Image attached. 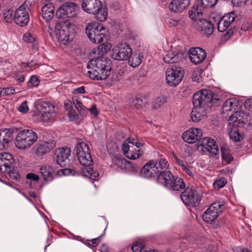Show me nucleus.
<instances>
[{
  "label": "nucleus",
  "mask_w": 252,
  "mask_h": 252,
  "mask_svg": "<svg viewBox=\"0 0 252 252\" xmlns=\"http://www.w3.org/2000/svg\"><path fill=\"white\" fill-rule=\"evenodd\" d=\"M87 68L89 70L88 74L92 80H102L107 79L106 83L109 85H113L119 80V77L123 73V71H114L111 74L112 67L110 64H88Z\"/></svg>",
  "instance_id": "nucleus-1"
},
{
  "label": "nucleus",
  "mask_w": 252,
  "mask_h": 252,
  "mask_svg": "<svg viewBox=\"0 0 252 252\" xmlns=\"http://www.w3.org/2000/svg\"><path fill=\"white\" fill-rule=\"evenodd\" d=\"M76 154L80 164L85 167L82 169V175L92 180H96L99 176L98 171L90 167L93 159L88 145L85 142H80L76 146Z\"/></svg>",
  "instance_id": "nucleus-2"
},
{
  "label": "nucleus",
  "mask_w": 252,
  "mask_h": 252,
  "mask_svg": "<svg viewBox=\"0 0 252 252\" xmlns=\"http://www.w3.org/2000/svg\"><path fill=\"white\" fill-rule=\"evenodd\" d=\"M56 115L54 105L50 102L42 101L36 105L33 117L37 122L50 123L54 121Z\"/></svg>",
  "instance_id": "nucleus-3"
},
{
  "label": "nucleus",
  "mask_w": 252,
  "mask_h": 252,
  "mask_svg": "<svg viewBox=\"0 0 252 252\" xmlns=\"http://www.w3.org/2000/svg\"><path fill=\"white\" fill-rule=\"evenodd\" d=\"M82 9L88 14L95 15V18L100 21H105L107 17V8L103 6L100 0H83Z\"/></svg>",
  "instance_id": "nucleus-4"
},
{
  "label": "nucleus",
  "mask_w": 252,
  "mask_h": 252,
  "mask_svg": "<svg viewBox=\"0 0 252 252\" xmlns=\"http://www.w3.org/2000/svg\"><path fill=\"white\" fill-rule=\"evenodd\" d=\"M37 139V134L33 130L24 129L17 134L14 144L18 149L25 150L33 144Z\"/></svg>",
  "instance_id": "nucleus-5"
},
{
  "label": "nucleus",
  "mask_w": 252,
  "mask_h": 252,
  "mask_svg": "<svg viewBox=\"0 0 252 252\" xmlns=\"http://www.w3.org/2000/svg\"><path fill=\"white\" fill-rule=\"evenodd\" d=\"M85 30L87 36L93 43H100L104 39H107L106 33L107 30L101 24L96 22L89 23Z\"/></svg>",
  "instance_id": "nucleus-6"
},
{
  "label": "nucleus",
  "mask_w": 252,
  "mask_h": 252,
  "mask_svg": "<svg viewBox=\"0 0 252 252\" xmlns=\"http://www.w3.org/2000/svg\"><path fill=\"white\" fill-rule=\"evenodd\" d=\"M72 27V24L68 21L61 20L56 23L55 34L59 41L65 44L72 40V36L69 33Z\"/></svg>",
  "instance_id": "nucleus-7"
},
{
  "label": "nucleus",
  "mask_w": 252,
  "mask_h": 252,
  "mask_svg": "<svg viewBox=\"0 0 252 252\" xmlns=\"http://www.w3.org/2000/svg\"><path fill=\"white\" fill-rule=\"evenodd\" d=\"M217 100L213 98V94L208 89H202L196 92L193 97V103L194 106L203 108L210 107L213 103Z\"/></svg>",
  "instance_id": "nucleus-8"
},
{
  "label": "nucleus",
  "mask_w": 252,
  "mask_h": 252,
  "mask_svg": "<svg viewBox=\"0 0 252 252\" xmlns=\"http://www.w3.org/2000/svg\"><path fill=\"white\" fill-rule=\"evenodd\" d=\"M184 73V70L181 67L170 66L165 72L166 83L170 87L177 86L183 80Z\"/></svg>",
  "instance_id": "nucleus-9"
},
{
  "label": "nucleus",
  "mask_w": 252,
  "mask_h": 252,
  "mask_svg": "<svg viewBox=\"0 0 252 252\" xmlns=\"http://www.w3.org/2000/svg\"><path fill=\"white\" fill-rule=\"evenodd\" d=\"M140 144L131 142L129 139H126L123 143L122 150L124 155L130 159H136L142 154L140 148Z\"/></svg>",
  "instance_id": "nucleus-10"
},
{
  "label": "nucleus",
  "mask_w": 252,
  "mask_h": 252,
  "mask_svg": "<svg viewBox=\"0 0 252 252\" xmlns=\"http://www.w3.org/2000/svg\"><path fill=\"white\" fill-rule=\"evenodd\" d=\"M224 205V201L222 200H220L212 203L203 213L202 216L203 220L208 223L213 222L218 218Z\"/></svg>",
  "instance_id": "nucleus-11"
},
{
  "label": "nucleus",
  "mask_w": 252,
  "mask_h": 252,
  "mask_svg": "<svg viewBox=\"0 0 252 252\" xmlns=\"http://www.w3.org/2000/svg\"><path fill=\"white\" fill-rule=\"evenodd\" d=\"M181 198L187 205L195 207L199 205L201 196L195 189L188 187L181 194Z\"/></svg>",
  "instance_id": "nucleus-12"
},
{
  "label": "nucleus",
  "mask_w": 252,
  "mask_h": 252,
  "mask_svg": "<svg viewBox=\"0 0 252 252\" xmlns=\"http://www.w3.org/2000/svg\"><path fill=\"white\" fill-rule=\"evenodd\" d=\"M132 50L127 44H120L112 50L111 57L117 61H126L129 60Z\"/></svg>",
  "instance_id": "nucleus-13"
},
{
  "label": "nucleus",
  "mask_w": 252,
  "mask_h": 252,
  "mask_svg": "<svg viewBox=\"0 0 252 252\" xmlns=\"http://www.w3.org/2000/svg\"><path fill=\"white\" fill-rule=\"evenodd\" d=\"M198 149L204 154L209 153L212 156H216L219 152V147L215 140L209 137H204L199 142Z\"/></svg>",
  "instance_id": "nucleus-14"
},
{
  "label": "nucleus",
  "mask_w": 252,
  "mask_h": 252,
  "mask_svg": "<svg viewBox=\"0 0 252 252\" xmlns=\"http://www.w3.org/2000/svg\"><path fill=\"white\" fill-rule=\"evenodd\" d=\"M248 122V115L243 112L236 110L234 113L229 116L228 125H229L230 128H232L233 126L243 127L244 125L247 124Z\"/></svg>",
  "instance_id": "nucleus-15"
},
{
  "label": "nucleus",
  "mask_w": 252,
  "mask_h": 252,
  "mask_svg": "<svg viewBox=\"0 0 252 252\" xmlns=\"http://www.w3.org/2000/svg\"><path fill=\"white\" fill-rule=\"evenodd\" d=\"M27 1L20 6L15 11L14 21L20 26H25L30 21V16L27 10Z\"/></svg>",
  "instance_id": "nucleus-16"
},
{
  "label": "nucleus",
  "mask_w": 252,
  "mask_h": 252,
  "mask_svg": "<svg viewBox=\"0 0 252 252\" xmlns=\"http://www.w3.org/2000/svg\"><path fill=\"white\" fill-rule=\"evenodd\" d=\"M78 6L72 2H67L62 5L57 11V14L63 18L75 17L77 13Z\"/></svg>",
  "instance_id": "nucleus-17"
},
{
  "label": "nucleus",
  "mask_w": 252,
  "mask_h": 252,
  "mask_svg": "<svg viewBox=\"0 0 252 252\" xmlns=\"http://www.w3.org/2000/svg\"><path fill=\"white\" fill-rule=\"evenodd\" d=\"M71 150L68 148H59L55 151V156L57 164L61 167H64L69 163V157Z\"/></svg>",
  "instance_id": "nucleus-18"
},
{
  "label": "nucleus",
  "mask_w": 252,
  "mask_h": 252,
  "mask_svg": "<svg viewBox=\"0 0 252 252\" xmlns=\"http://www.w3.org/2000/svg\"><path fill=\"white\" fill-rule=\"evenodd\" d=\"M241 106L239 102L234 98H230L227 99L223 103L222 107L221 114L224 117L231 115L233 112H235L236 110H238Z\"/></svg>",
  "instance_id": "nucleus-19"
},
{
  "label": "nucleus",
  "mask_w": 252,
  "mask_h": 252,
  "mask_svg": "<svg viewBox=\"0 0 252 252\" xmlns=\"http://www.w3.org/2000/svg\"><path fill=\"white\" fill-rule=\"evenodd\" d=\"M202 135L200 129L192 127L185 131L182 134L184 141L189 144H192L198 140Z\"/></svg>",
  "instance_id": "nucleus-20"
},
{
  "label": "nucleus",
  "mask_w": 252,
  "mask_h": 252,
  "mask_svg": "<svg viewBox=\"0 0 252 252\" xmlns=\"http://www.w3.org/2000/svg\"><path fill=\"white\" fill-rule=\"evenodd\" d=\"M188 53L192 63H201L206 57L205 51L199 47L191 48Z\"/></svg>",
  "instance_id": "nucleus-21"
},
{
  "label": "nucleus",
  "mask_w": 252,
  "mask_h": 252,
  "mask_svg": "<svg viewBox=\"0 0 252 252\" xmlns=\"http://www.w3.org/2000/svg\"><path fill=\"white\" fill-rule=\"evenodd\" d=\"M195 28L198 31L207 36L212 34L214 32L213 24L206 19L197 21Z\"/></svg>",
  "instance_id": "nucleus-22"
},
{
  "label": "nucleus",
  "mask_w": 252,
  "mask_h": 252,
  "mask_svg": "<svg viewBox=\"0 0 252 252\" xmlns=\"http://www.w3.org/2000/svg\"><path fill=\"white\" fill-rule=\"evenodd\" d=\"M13 158L12 156L7 153L0 154V171L2 173H7L12 166Z\"/></svg>",
  "instance_id": "nucleus-23"
},
{
  "label": "nucleus",
  "mask_w": 252,
  "mask_h": 252,
  "mask_svg": "<svg viewBox=\"0 0 252 252\" xmlns=\"http://www.w3.org/2000/svg\"><path fill=\"white\" fill-rule=\"evenodd\" d=\"M55 146L54 141H42L35 147V154L37 157H41L49 152Z\"/></svg>",
  "instance_id": "nucleus-24"
},
{
  "label": "nucleus",
  "mask_w": 252,
  "mask_h": 252,
  "mask_svg": "<svg viewBox=\"0 0 252 252\" xmlns=\"http://www.w3.org/2000/svg\"><path fill=\"white\" fill-rule=\"evenodd\" d=\"M155 166V161L150 160L141 169L140 176L145 178H149L155 176L158 173Z\"/></svg>",
  "instance_id": "nucleus-25"
},
{
  "label": "nucleus",
  "mask_w": 252,
  "mask_h": 252,
  "mask_svg": "<svg viewBox=\"0 0 252 252\" xmlns=\"http://www.w3.org/2000/svg\"><path fill=\"white\" fill-rule=\"evenodd\" d=\"M191 0H172L169 8L174 12H181L187 9L190 4Z\"/></svg>",
  "instance_id": "nucleus-26"
},
{
  "label": "nucleus",
  "mask_w": 252,
  "mask_h": 252,
  "mask_svg": "<svg viewBox=\"0 0 252 252\" xmlns=\"http://www.w3.org/2000/svg\"><path fill=\"white\" fill-rule=\"evenodd\" d=\"M12 139V133L10 131L6 129H0V150L7 148Z\"/></svg>",
  "instance_id": "nucleus-27"
},
{
  "label": "nucleus",
  "mask_w": 252,
  "mask_h": 252,
  "mask_svg": "<svg viewBox=\"0 0 252 252\" xmlns=\"http://www.w3.org/2000/svg\"><path fill=\"white\" fill-rule=\"evenodd\" d=\"M174 61L171 63H177L180 62H183V59H186L189 55L188 51L183 45H178L173 51Z\"/></svg>",
  "instance_id": "nucleus-28"
},
{
  "label": "nucleus",
  "mask_w": 252,
  "mask_h": 252,
  "mask_svg": "<svg viewBox=\"0 0 252 252\" xmlns=\"http://www.w3.org/2000/svg\"><path fill=\"white\" fill-rule=\"evenodd\" d=\"M159 173L157 178V182L168 188L169 183L173 177L171 173L168 170H164Z\"/></svg>",
  "instance_id": "nucleus-29"
},
{
  "label": "nucleus",
  "mask_w": 252,
  "mask_h": 252,
  "mask_svg": "<svg viewBox=\"0 0 252 252\" xmlns=\"http://www.w3.org/2000/svg\"><path fill=\"white\" fill-rule=\"evenodd\" d=\"M55 7L53 4L49 3L44 5L41 8V14L43 19L49 22L54 17Z\"/></svg>",
  "instance_id": "nucleus-30"
},
{
  "label": "nucleus",
  "mask_w": 252,
  "mask_h": 252,
  "mask_svg": "<svg viewBox=\"0 0 252 252\" xmlns=\"http://www.w3.org/2000/svg\"><path fill=\"white\" fill-rule=\"evenodd\" d=\"M195 107L190 113V117L194 122H197L204 118L206 115L205 108L200 106H194Z\"/></svg>",
  "instance_id": "nucleus-31"
},
{
  "label": "nucleus",
  "mask_w": 252,
  "mask_h": 252,
  "mask_svg": "<svg viewBox=\"0 0 252 252\" xmlns=\"http://www.w3.org/2000/svg\"><path fill=\"white\" fill-rule=\"evenodd\" d=\"M186 185L183 180L179 177H173L169 183L168 189L174 190H180L185 189Z\"/></svg>",
  "instance_id": "nucleus-32"
},
{
  "label": "nucleus",
  "mask_w": 252,
  "mask_h": 252,
  "mask_svg": "<svg viewBox=\"0 0 252 252\" xmlns=\"http://www.w3.org/2000/svg\"><path fill=\"white\" fill-rule=\"evenodd\" d=\"M39 171L44 180L49 181L53 179L54 170L51 166L46 165H42L39 168Z\"/></svg>",
  "instance_id": "nucleus-33"
},
{
  "label": "nucleus",
  "mask_w": 252,
  "mask_h": 252,
  "mask_svg": "<svg viewBox=\"0 0 252 252\" xmlns=\"http://www.w3.org/2000/svg\"><path fill=\"white\" fill-rule=\"evenodd\" d=\"M89 59L90 61L88 63L92 62H105L107 63L108 62L107 59L105 58V56H103L97 49H94L92 51V52L89 55Z\"/></svg>",
  "instance_id": "nucleus-34"
},
{
  "label": "nucleus",
  "mask_w": 252,
  "mask_h": 252,
  "mask_svg": "<svg viewBox=\"0 0 252 252\" xmlns=\"http://www.w3.org/2000/svg\"><path fill=\"white\" fill-rule=\"evenodd\" d=\"M238 127L233 126L232 128H230L229 125H227V130L230 138L235 142H239L243 138V135L238 131Z\"/></svg>",
  "instance_id": "nucleus-35"
},
{
  "label": "nucleus",
  "mask_w": 252,
  "mask_h": 252,
  "mask_svg": "<svg viewBox=\"0 0 252 252\" xmlns=\"http://www.w3.org/2000/svg\"><path fill=\"white\" fill-rule=\"evenodd\" d=\"M73 104L75 105V107L78 111L80 116L82 118L86 117L88 115L87 109L83 105L80 100L78 98H73Z\"/></svg>",
  "instance_id": "nucleus-36"
},
{
  "label": "nucleus",
  "mask_w": 252,
  "mask_h": 252,
  "mask_svg": "<svg viewBox=\"0 0 252 252\" xmlns=\"http://www.w3.org/2000/svg\"><path fill=\"white\" fill-rule=\"evenodd\" d=\"M23 40L29 43L32 44V48L36 51L38 50V43L36 39L31 33H26L23 37Z\"/></svg>",
  "instance_id": "nucleus-37"
},
{
  "label": "nucleus",
  "mask_w": 252,
  "mask_h": 252,
  "mask_svg": "<svg viewBox=\"0 0 252 252\" xmlns=\"http://www.w3.org/2000/svg\"><path fill=\"white\" fill-rule=\"evenodd\" d=\"M155 165L157 171H158V173L160 172H162L161 170H166L168 168L169 165L166 159L160 158L155 162Z\"/></svg>",
  "instance_id": "nucleus-38"
},
{
  "label": "nucleus",
  "mask_w": 252,
  "mask_h": 252,
  "mask_svg": "<svg viewBox=\"0 0 252 252\" xmlns=\"http://www.w3.org/2000/svg\"><path fill=\"white\" fill-rule=\"evenodd\" d=\"M135 56L136 59H137V61H136V62L138 63L150 62L151 60V56L146 51L139 53L138 54L136 55Z\"/></svg>",
  "instance_id": "nucleus-39"
},
{
  "label": "nucleus",
  "mask_w": 252,
  "mask_h": 252,
  "mask_svg": "<svg viewBox=\"0 0 252 252\" xmlns=\"http://www.w3.org/2000/svg\"><path fill=\"white\" fill-rule=\"evenodd\" d=\"M202 71L203 69L200 67L196 68L191 75L192 81L198 83L202 82L201 74Z\"/></svg>",
  "instance_id": "nucleus-40"
},
{
  "label": "nucleus",
  "mask_w": 252,
  "mask_h": 252,
  "mask_svg": "<svg viewBox=\"0 0 252 252\" xmlns=\"http://www.w3.org/2000/svg\"><path fill=\"white\" fill-rule=\"evenodd\" d=\"M221 152L223 161L226 164L230 163L232 160V157L229 150L225 147H221Z\"/></svg>",
  "instance_id": "nucleus-41"
},
{
  "label": "nucleus",
  "mask_w": 252,
  "mask_h": 252,
  "mask_svg": "<svg viewBox=\"0 0 252 252\" xmlns=\"http://www.w3.org/2000/svg\"><path fill=\"white\" fill-rule=\"evenodd\" d=\"M202 15V13L200 11H198L197 8L193 7L191 10H190L189 12V17L194 20H195L196 22L197 21L199 20V19H201L200 17Z\"/></svg>",
  "instance_id": "nucleus-42"
},
{
  "label": "nucleus",
  "mask_w": 252,
  "mask_h": 252,
  "mask_svg": "<svg viewBox=\"0 0 252 252\" xmlns=\"http://www.w3.org/2000/svg\"><path fill=\"white\" fill-rule=\"evenodd\" d=\"M112 46L109 42H105L98 46L97 49L100 53L104 56L110 50Z\"/></svg>",
  "instance_id": "nucleus-43"
},
{
  "label": "nucleus",
  "mask_w": 252,
  "mask_h": 252,
  "mask_svg": "<svg viewBox=\"0 0 252 252\" xmlns=\"http://www.w3.org/2000/svg\"><path fill=\"white\" fill-rule=\"evenodd\" d=\"M10 171L7 173H3L7 178H9L13 180H18L20 178L19 174L15 170L13 169V165L11 166Z\"/></svg>",
  "instance_id": "nucleus-44"
},
{
  "label": "nucleus",
  "mask_w": 252,
  "mask_h": 252,
  "mask_svg": "<svg viewBox=\"0 0 252 252\" xmlns=\"http://www.w3.org/2000/svg\"><path fill=\"white\" fill-rule=\"evenodd\" d=\"M145 246V243L143 241H136L133 243L131 246V250L133 252H142Z\"/></svg>",
  "instance_id": "nucleus-45"
},
{
  "label": "nucleus",
  "mask_w": 252,
  "mask_h": 252,
  "mask_svg": "<svg viewBox=\"0 0 252 252\" xmlns=\"http://www.w3.org/2000/svg\"><path fill=\"white\" fill-rule=\"evenodd\" d=\"M167 100V98L165 96L160 95L158 96L155 101L153 104V107L155 109H157L160 107L163 104H164Z\"/></svg>",
  "instance_id": "nucleus-46"
},
{
  "label": "nucleus",
  "mask_w": 252,
  "mask_h": 252,
  "mask_svg": "<svg viewBox=\"0 0 252 252\" xmlns=\"http://www.w3.org/2000/svg\"><path fill=\"white\" fill-rule=\"evenodd\" d=\"M230 26L227 22L225 21L222 18L220 19L218 23V29L220 32H224Z\"/></svg>",
  "instance_id": "nucleus-47"
},
{
  "label": "nucleus",
  "mask_w": 252,
  "mask_h": 252,
  "mask_svg": "<svg viewBox=\"0 0 252 252\" xmlns=\"http://www.w3.org/2000/svg\"><path fill=\"white\" fill-rule=\"evenodd\" d=\"M236 17V14L234 12H231L225 14L221 17L225 21L227 22L230 25L232 24Z\"/></svg>",
  "instance_id": "nucleus-48"
},
{
  "label": "nucleus",
  "mask_w": 252,
  "mask_h": 252,
  "mask_svg": "<svg viewBox=\"0 0 252 252\" xmlns=\"http://www.w3.org/2000/svg\"><path fill=\"white\" fill-rule=\"evenodd\" d=\"M199 3L203 7H213L218 2V0H199Z\"/></svg>",
  "instance_id": "nucleus-49"
},
{
  "label": "nucleus",
  "mask_w": 252,
  "mask_h": 252,
  "mask_svg": "<svg viewBox=\"0 0 252 252\" xmlns=\"http://www.w3.org/2000/svg\"><path fill=\"white\" fill-rule=\"evenodd\" d=\"M114 162L117 166L121 169L125 168L126 164L128 163L125 159L122 158H115Z\"/></svg>",
  "instance_id": "nucleus-50"
},
{
  "label": "nucleus",
  "mask_w": 252,
  "mask_h": 252,
  "mask_svg": "<svg viewBox=\"0 0 252 252\" xmlns=\"http://www.w3.org/2000/svg\"><path fill=\"white\" fill-rule=\"evenodd\" d=\"M182 170L189 177H194L195 170L192 167H190L187 164Z\"/></svg>",
  "instance_id": "nucleus-51"
},
{
  "label": "nucleus",
  "mask_w": 252,
  "mask_h": 252,
  "mask_svg": "<svg viewBox=\"0 0 252 252\" xmlns=\"http://www.w3.org/2000/svg\"><path fill=\"white\" fill-rule=\"evenodd\" d=\"M226 183V180L223 178H221L214 183L213 186L216 189H219L223 188L225 185Z\"/></svg>",
  "instance_id": "nucleus-52"
},
{
  "label": "nucleus",
  "mask_w": 252,
  "mask_h": 252,
  "mask_svg": "<svg viewBox=\"0 0 252 252\" xmlns=\"http://www.w3.org/2000/svg\"><path fill=\"white\" fill-rule=\"evenodd\" d=\"M26 178L28 180H30L32 182H33V184L37 183L39 181V176L33 173H28L26 175Z\"/></svg>",
  "instance_id": "nucleus-53"
},
{
  "label": "nucleus",
  "mask_w": 252,
  "mask_h": 252,
  "mask_svg": "<svg viewBox=\"0 0 252 252\" xmlns=\"http://www.w3.org/2000/svg\"><path fill=\"white\" fill-rule=\"evenodd\" d=\"M18 110L19 112L22 113H26L29 110V108L27 104V101H24L21 103L20 106L18 108Z\"/></svg>",
  "instance_id": "nucleus-54"
},
{
  "label": "nucleus",
  "mask_w": 252,
  "mask_h": 252,
  "mask_svg": "<svg viewBox=\"0 0 252 252\" xmlns=\"http://www.w3.org/2000/svg\"><path fill=\"white\" fill-rule=\"evenodd\" d=\"M39 83V81L37 77L35 76H32L31 77L28 84L29 87H37Z\"/></svg>",
  "instance_id": "nucleus-55"
},
{
  "label": "nucleus",
  "mask_w": 252,
  "mask_h": 252,
  "mask_svg": "<svg viewBox=\"0 0 252 252\" xmlns=\"http://www.w3.org/2000/svg\"><path fill=\"white\" fill-rule=\"evenodd\" d=\"M4 19L7 23H10L12 21V11L7 10L3 13Z\"/></svg>",
  "instance_id": "nucleus-56"
},
{
  "label": "nucleus",
  "mask_w": 252,
  "mask_h": 252,
  "mask_svg": "<svg viewBox=\"0 0 252 252\" xmlns=\"http://www.w3.org/2000/svg\"><path fill=\"white\" fill-rule=\"evenodd\" d=\"M2 89L3 96H6L12 94L15 92V90L13 87L3 88H2Z\"/></svg>",
  "instance_id": "nucleus-57"
},
{
  "label": "nucleus",
  "mask_w": 252,
  "mask_h": 252,
  "mask_svg": "<svg viewBox=\"0 0 252 252\" xmlns=\"http://www.w3.org/2000/svg\"><path fill=\"white\" fill-rule=\"evenodd\" d=\"M143 104V99L141 97H136L133 99L132 105L138 108L141 107Z\"/></svg>",
  "instance_id": "nucleus-58"
},
{
  "label": "nucleus",
  "mask_w": 252,
  "mask_h": 252,
  "mask_svg": "<svg viewBox=\"0 0 252 252\" xmlns=\"http://www.w3.org/2000/svg\"><path fill=\"white\" fill-rule=\"evenodd\" d=\"M173 158L175 161L176 163H177L179 166H180L181 169L182 170L188 164L186 163L183 160L179 159L174 154L173 155Z\"/></svg>",
  "instance_id": "nucleus-59"
},
{
  "label": "nucleus",
  "mask_w": 252,
  "mask_h": 252,
  "mask_svg": "<svg viewBox=\"0 0 252 252\" xmlns=\"http://www.w3.org/2000/svg\"><path fill=\"white\" fill-rule=\"evenodd\" d=\"M100 243V237L96 238L93 239L88 241V245L90 247H95L97 246Z\"/></svg>",
  "instance_id": "nucleus-60"
},
{
  "label": "nucleus",
  "mask_w": 252,
  "mask_h": 252,
  "mask_svg": "<svg viewBox=\"0 0 252 252\" xmlns=\"http://www.w3.org/2000/svg\"><path fill=\"white\" fill-rule=\"evenodd\" d=\"M68 117L71 121H76L79 119V115L73 110L68 112Z\"/></svg>",
  "instance_id": "nucleus-61"
},
{
  "label": "nucleus",
  "mask_w": 252,
  "mask_h": 252,
  "mask_svg": "<svg viewBox=\"0 0 252 252\" xmlns=\"http://www.w3.org/2000/svg\"><path fill=\"white\" fill-rule=\"evenodd\" d=\"M249 0H232L233 4L237 7L245 5Z\"/></svg>",
  "instance_id": "nucleus-62"
},
{
  "label": "nucleus",
  "mask_w": 252,
  "mask_h": 252,
  "mask_svg": "<svg viewBox=\"0 0 252 252\" xmlns=\"http://www.w3.org/2000/svg\"><path fill=\"white\" fill-rule=\"evenodd\" d=\"M163 60L165 63H169L171 60L174 61V54H168L163 58Z\"/></svg>",
  "instance_id": "nucleus-63"
},
{
  "label": "nucleus",
  "mask_w": 252,
  "mask_h": 252,
  "mask_svg": "<svg viewBox=\"0 0 252 252\" xmlns=\"http://www.w3.org/2000/svg\"><path fill=\"white\" fill-rule=\"evenodd\" d=\"M73 103L70 100H67L64 102V107L66 111L68 112L73 110Z\"/></svg>",
  "instance_id": "nucleus-64"
}]
</instances>
